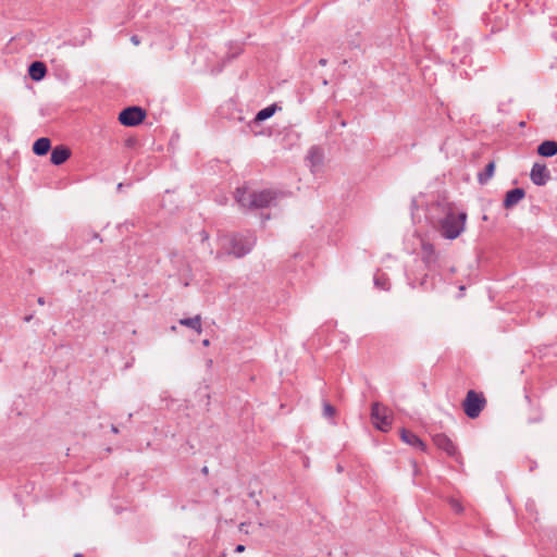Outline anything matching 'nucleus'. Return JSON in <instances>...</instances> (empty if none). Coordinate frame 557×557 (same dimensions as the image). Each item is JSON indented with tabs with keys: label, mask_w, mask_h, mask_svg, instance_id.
Masks as SVG:
<instances>
[{
	"label": "nucleus",
	"mask_w": 557,
	"mask_h": 557,
	"mask_svg": "<svg viewBox=\"0 0 557 557\" xmlns=\"http://www.w3.org/2000/svg\"><path fill=\"white\" fill-rule=\"evenodd\" d=\"M466 219V212H456L454 209L447 208L445 215L438 221L441 235L447 239L457 238L465 230Z\"/></svg>",
	"instance_id": "f257e3e1"
},
{
	"label": "nucleus",
	"mask_w": 557,
	"mask_h": 557,
	"mask_svg": "<svg viewBox=\"0 0 557 557\" xmlns=\"http://www.w3.org/2000/svg\"><path fill=\"white\" fill-rule=\"evenodd\" d=\"M223 238L228 243L226 252L236 258H242L248 255L257 243V237L251 231L233 233L224 236Z\"/></svg>",
	"instance_id": "f03ea898"
},
{
	"label": "nucleus",
	"mask_w": 557,
	"mask_h": 557,
	"mask_svg": "<svg viewBox=\"0 0 557 557\" xmlns=\"http://www.w3.org/2000/svg\"><path fill=\"white\" fill-rule=\"evenodd\" d=\"M485 406L486 399L482 393H478L473 389L467 392V395L462 401V409L468 418H478Z\"/></svg>",
	"instance_id": "7ed1b4c3"
},
{
	"label": "nucleus",
	"mask_w": 557,
	"mask_h": 557,
	"mask_svg": "<svg viewBox=\"0 0 557 557\" xmlns=\"http://www.w3.org/2000/svg\"><path fill=\"white\" fill-rule=\"evenodd\" d=\"M371 419L374 426L382 432H387L392 426V417L388 414V409L380 403L372 404Z\"/></svg>",
	"instance_id": "20e7f679"
},
{
	"label": "nucleus",
	"mask_w": 557,
	"mask_h": 557,
	"mask_svg": "<svg viewBox=\"0 0 557 557\" xmlns=\"http://www.w3.org/2000/svg\"><path fill=\"white\" fill-rule=\"evenodd\" d=\"M147 112L141 107L132 106L123 109L119 114V122L124 126H137L144 122Z\"/></svg>",
	"instance_id": "39448f33"
},
{
	"label": "nucleus",
	"mask_w": 557,
	"mask_h": 557,
	"mask_svg": "<svg viewBox=\"0 0 557 557\" xmlns=\"http://www.w3.org/2000/svg\"><path fill=\"white\" fill-rule=\"evenodd\" d=\"M276 191L272 189H264L261 191H253L252 199H250V209H263L272 205L276 199Z\"/></svg>",
	"instance_id": "423d86ee"
},
{
	"label": "nucleus",
	"mask_w": 557,
	"mask_h": 557,
	"mask_svg": "<svg viewBox=\"0 0 557 557\" xmlns=\"http://www.w3.org/2000/svg\"><path fill=\"white\" fill-rule=\"evenodd\" d=\"M432 440L437 448L445 451L449 457L457 458L459 456L458 448L454 442L444 433H436Z\"/></svg>",
	"instance_id": "0eeeda50"
},
{
	"label": "nucleus",
	"mask_w": 557,
	"mask_h": 557,
	"mask_svg": "<svg viewBox=\"0 0 557 557\" xmlns=\"http://www.w3.org/2000/svg\"><path fill=\"white\" fill-rule=\"evenodd\" d=\"M422 261L425 263V267L430 272H435L436 268L440 267V256L432 244H422Z\"/></svg>",
	"instance_id": "6e6552de"
},
{
	"label": "nucleus",
	"mask_w": 557,
	"mask_h": 557,
	"mask_svg": "<svg viewBox=\"0 0 557 557\" xmlns=\"http://www.w3.org/2000/svg\"><path fill=\"white\" fill-rule=\"evenodd\" d=\"M530 178L534 185L544 186L550 178V174L545 164L536 162L531 169Z\"/></svg>",
	"instance_id": "1a4fd4ad"
},
{
	"label": "nucleus",
	"mask_w": 557,
	"mask_h": 557,
	"mask_svg": "<svg viewBox=\"0 0 557 557\" xmlns=\"http://www.w3.org/2000/svg\"><path fill=\"white\" fill-rule=\"evenodd\" d=\"M525 197L523 188L517 187L506 193L503 206L505 209H511Z\"/></svg>",
	"instance_id": "9d476101"
},
{
	"label": "nucleus",
	"mask_w": 557,
	"mask_h": 557,
	"mask_svg": "<svg viewBox=\"0 0 557 557\" xmlns=\"http://www.w3.org/2000/svg\"><path fill=\"white\" fill-rule=\"evenodd\" d=\"M71 157V150L65 146H57L52 149L50 161L54 165L63 164Z\"/></svg>",
	"instance_id": "9b49d317"
},
{
	"label": "nucleus",
	"mask_w": 557,
	"mask_h": 557,
	"mask_svg": "<svg viewBox=\"0 0 557 557\" xmlns=\"http://www.w3.org/2000/svg\"><path fill=\"white\" fill-rule=\"evenodd\" d=\"M400 437L401 440L407 443L408 445L419 448L422 451H425L426 445L422 442V440L412 433L411 431H408L406 429L400 430Z\"/></svg>",
	"instance_id": "f8f14e48"
},
{
	"label": "nucleus",
	"mask_w": 557,
	"mask_h": 557,
	"mask_svg": "<svg viewBox=\"0 0 557 557\" xmlns=\"http://www.w3.org/2000/svg\"><path fill=\"white\" fill-rule=\"evenodd\" d=\"M47 74V66L40 61H34L28 66V75L33 81L39 82Z\"/></svg>",
	"instance_id": "ddd939ff"
},
{
	"label": "nucleus",
	"mask_w": 557,
	"mask_h": 557,
	"mask_svg": "<svg viewBox=\"0 0 557 557\" xmlns=\"http://www.w3.org/2000/svg\"><path fill=\"white\" fill-rule=\"evenodd\" d=\"M537 153L541 157L552 158L557 154V141L544 140L537 146Z\"/></svg>",
	"instance_id": "4468645a"
},
{
	"label": "nucleus",
	"mask_w": 557,
	"mask_h": 557,
	"mask_svg": "<svg viewBox=\"0 0 557 557\" xmlns=\"http://www.w3.org/2000/svg\"><path fill=\"white\" fill-rule=\"evenodd\" d=\"M307 160L312 168L321 166L324 161L323 150L318 146H312L308 151Z\"/></svg>",
	"instance_id": "2eb2a0df"
},
{
	"label": "nucleus",
	"mask_w": 557,
	"mask_h": 557,
	"mask_svg": "<svg viewBox=\"0 0 557 557\" xmlns=\"http://www.w3.org/2000/svg\"><path fill=\"white\" fill-rule=\"evenodd\" d=\"M51 148V141L49 138L47 137H40L38 138L34 145H33V152L36 154V156H45L49 152Z\"/></svg>",
	"instance_id": "dca6fc26"
},
{
	"label": "nucleus",
	"mask_w": 557,
	"mask_h": 557,
	"mask_svg": "<svg viewBox=\"0 0 557 557\" xmlns=\"http://www.w3.org/2000/svg\"><path fill=\"white\" fill-rule=\"evenodd\" d=\"M280 109V107L276 103L270 104L263 109H261L255 116L253 122L255 123H261L271 116L274 115V113Z\"/></svg>",
	"instance_id": "f3484780"
},
{
	"label": "nucleus",
	"mask_w": 557,
	"mask_h": 557,
	"mask_svg": "<svg viewBox=\"0 0 557 557\" xmlns=\"http://www.w3.org/2000/svg\"><path fill=\"white\" fill-rule=\"evenodd\" d=\"M235 199L242 207L250 209L252 193H249L246 188H237L235 191Z\"/></svg>",
	"instance_id": "a211bd4d"
},
{
	"label": "nucleus",
	"mask_w": 557,
	"mask_h": 557,
	"mask_svg": "<svg viewBox=\"0 0 557 557\" xmlns=\"http://www.w3.org/2000/svg\"><path fill=\"white\" fill-rule=\"evenodd\" d=\"M495 172V162H488L484 170L478 174V182L481 185H485L494 175Z\"/></svg>",
	"instance_id": "6ab92c4d"
},
{
	"label": "nucleus",
	"mask_w": 557,
	"mask_h": 557,
	"mask_svg": "<svg viewBox=\"0 0 557 557\" xmlns=\"http://www.w3.org/2000/svg\"><path fill=\"white\" fill-rule=\"evenodd\" d=\"M180 324L190 327L198 333H201V318L200 315H195L193 318H183L180 320Z\"/></svg>",
	"instance_id": "aec40b11"
},
{
	"label": "nucleus",
	"mask_w": 557,
	"mask_h": 557,
	"mask_svg": "<svg viewBox=\"0 0 557 557\" xmlns=\"http://www.w3.org/2000/svg\"><path fill=\"white\" fill-rule=\"evenodd\" d=\"M373 283L381 290H388L391 287L389 280L385 273L377 272L373 277Z\"/></svg>",
	"instance_id": "412c9836"
},
{
	"label": "nucleus",
	"mask_w": 557,
	"mask_h": 557,
	"mask_svg": "<svg viewBox=\"0 0 557 557\" xmlns=\"http://www.w3.org/2000/svg\"><path fill=\"white\" fill-rule=\"evenodd\" d=\"M335 413H336V409L334 408V406H332L329 403H324V405H323V416L325 418H332V417L335 416Z\"/></svg>",
	"instance_id": "4be33fe9"
},
{
	"label": "nucleus",
	"mask_w": 557,
	"mask_h": 557,
	"mask_svg": "<svg viewBox=\"0 0 557 557\" xmlns=\"http://www.w3.org/2000/svg\"><path fill=\"white\" fill-rule=\"evenodd\" d=\"M428 274L420 281L419 285L424 288V289H428L430 287H433V283L429 284L428 282Z\"/></svg>",
	"instance_id": "5701e85b"
},
{
	"label": "nucleus",
	"mask_w": 557,
	"mask_h": 557,
	"mask_svg": "<svg viewBox=\"0 0 557 557\" xmlns=\"http://www.w3.org/2000/svg\"><path fill=\"white\" fill-rule=\"evenodd\" d=\"M451 507L458 513H460L463 510L461 504L459 502L455 500V499L451 500Z\"/></svg>",
	"instance_id": "b1692460"
},
{
	"label": "nucleus",
	"mask_w": 557,
	"mask_h": 557,
	"mask_svg": "<svg viewBox=\"0 0 557 557\" xmlns=\"http://www.w3.org/2000/svg\"><path fill=\"white\" fill-rule=\"evenodd\" d=\"M131 41L135 45V46H138L140 44V39L137 35H133L131 37Z\"/></svg>",
	"instance_id": "393cba45"
},
{
	"label": "nucleus",
	"mask_w": 557,
	"mask_h": 557,
	"mask_svg": "<svg viewBox=\"0 0 557 557\" xmlns=\"http://www.w3.org/2000/svg\"><path fill=\"white\" fill-rule=\"evenodd\" d=\"M245 548H246V547H245V545H243V544H238V545L235 547L234 552H235V553H243V552L245 550Z\"/></svg>",
	"instance_id": "a878e982"
},
{
	"label": "nucleus",
	"mask_w": 557,
	"mask_h": 557,
	"mask_svg": "<svg viewBox=\"0 0 557 557\" xmlns=\"http://www.w3.org/2000/svg\"><path fill=\"white\" fill-rule=\"evenodd\" d=\"M466 59H467V55H463L461 58H458V61H459V63L465 64L467 62ZM454 61H457V55L454 57Z\"/></svg>",
	"instance_id": "bb28decb"
},
{
	"label": "nucleus",
	"mask_w": 557,
	"mask_h": 557,
	"mask_svg": "<svg viewBox=\"0 0 557 557\" xmlns=\"http://www.w3.org/2000/svg\"><path fill=\"white\" fill-rule=\"evenodd\" d=\"M202 240H207L209 238V234L206 231L201 232Z\"/></svg>",
	"instance_id": "cd10ccee"
},
{
	"label": "nucleus",
	"mask_w": 557,
	"mask_h": 557,
	"mask_svg": "<svg viewBox=\"0 0 557 557\" xmlns=\"http://www.w3.org/2000/svg\"><path fill=\"white\" fill-rule=\"evenodd\" d=\"M541 420H542V417H537V418L530 419L529 422L534 423V422H540Z\"/></svg>",
	"instance_id": "c85d7f7f"
},
{
	"label": "nucleus",
	"mask_w": 557,
	"mask_h": 557,
	"mask_svg": "<svg viewBox=\"0 0 557 557\" xmlns=\"http://www.w3.org/2000/svg\"><path fill=\"white\" fill-rule=\"evenodd\" d=\"M111 431L114 433V434H117L119 433V429L116 425L112 424L111 425Z\"/></svg>",
	"instance_id": "c756f323"
},
{
	"label": "nucleus",
	"mask_w": 557,
	"mask_h": 557,
	"mask_svg": "<svg viewBox=\"0 0 557 557\" xmlns=\"http://www.w3.org/2000/svg\"><path fill=\"white\" fill-rule=\"evenodd\" d=\"M37 302H38L39 305H41V306H42V305H45V298H44V297H39V298L37 299Z\"/></svg>",
	"instance_id": "7c9ffc66"
},
{
	"label": "nucleus",
	"mask_w": 557,
	"mask_h": 557,
	"mask_svg": "<svg viewBox=\"0 0 557 557\" xmlns=\"http://www.w3.org/2000/svg\"><path fill=\"white\" fill-rule=\"evenodd\" d=\"M201 472H202L203 474H206V475H207V474L209 473V469H208V467H207V466H205V467L201 469Z\"/></svg>",
	"instance_id": "2f4dec72"
},
{
	"label": "nucleus",
	"mask_w": 557,
	"mask_h": 557,
	"mask_svg": "<svg viewBox=\"0 0 557 557\" xmlns=\"http://www.w3.org/2000/svg\"><path fill=\"white\" fill-rule=\"evenodd\" d=\"M32 319H33V315H32V314H30V315H26V317L24 318V321H25V322H29Z\"/></svg>",
	"instance_id": "473e14b6"
},
{
	"label": "nucleus",
	"mask_w": 557,
	"mask_h": 557,
	"mask_svg": "<svg viewBox=\"0 0 557 557\" xmlns=\"http://www.w3.org/2000/svg\"><path fill=\"white\" fill-rule=\"evenodd\" d=\"M319 64L324 66L326 64V60L325 59L319 60Z\"/></svg>",
	"instance_id": "72a5a7b5"
},
{
	"label": "nucleus",
	"mask_w": 557,
	"mask_h": 557,
	"mask_svg": "<svg viewBox=\"0 0 557 557\" xmlns=\"http://www.w3.org/2000/svg\"><path fill=\"white\" fill-rule=\"evenodd\" d=\"M457 51H458V48H457V47H454V48H453V53H454V54H457Z\"/></svg>",
	"instance_id": "f704fd0d"
},
{
	"label": "nucleus",
	"mask_w": 557,
	"mask_h": 557,
	"mask_svg": "<svg viewBox=\"0 0 557 557\" xmlns=\"http://www.w3.org/2000/svg\"><path fill=\"white\" fill-rule=\"evenodd\" d=\"M202 344H203L205 346H208V345H209V339H205V341L202 342Z\"/></svg>",
	"instance_id": "c9c22d12"
},
{
	"label": "nucleus",
	"mask_w": 557,
	"mask_h": 557,
	"mask_svg": "<svg viewBox=\"0 0 557 557\" xmlns=\"http://www.w3.org/2000/svg\"><path fill=\"white\" fill-rule=\"evenodd\" d=\"M455 271H456V270H455V268H454V267L449 268V272H450L451 274H453V273H455Z\"/></svg>",
	"instance_id": "e433bc0d"
},
{
	"label": "nucleus",
	"mask_w": 557,
	"mask_h": 557,
	"mask_svg": "<svg viewBox=\"0 0 557 557\" xmlns=\"http://www.w3.org/2000/svg\"><path fill=\"white\" fill-rule=\"evenodd\" d=\"M536 466L535 462H533L531 466H530V470L532 471L534 469V467Z\"/></svg>",
	"instance_id": "4c0bfd02"
},
{
	"label": "nucleus",
	"mask_w": 557,
	"mask_h": 557,
	"mask_svg": "<svg viewBox=\"0 0 557 557\" xmlns=\"http://www.w3.org/2000/svg\"><path fill=\"white\" fill-rule=\"evenodd\" d=\"M74 557H83V555L81 553H76Z\"/></svg>",
	"instance_id": "58836bf2"
},
{
	"label": "nucleus",
	"mask_w": 557,
	"mask_h": 557,
	"mask_svg": "<svg viewBox=\"0 0 557 557\" xmlns=\"http://www.w3.org/2000/svg\"><path fill=\"white\" fill-rule=\"evenodd\" d=\"M122 187H123V184H122V183H120V184L117 185V189H122Z\"/></svg>",
	"instance_id": "ea45409f"
},
{
	"label": "nucleus",
	"mask_w": 557,
	"mask_h": 557,
	"mask_svg": "<svg viewBox=\"0 0 557 557\" xmlns=\"http://www.w3.org/2000/svg\"><path fill=\"white\" fill-rule=\"evenodd\" d=\"M459 290H460V292H463V290H465V286H463V285H461V286L459 287Z\"/></svg>",
	"instance_id": "a19ab883"
}]
</instances>
